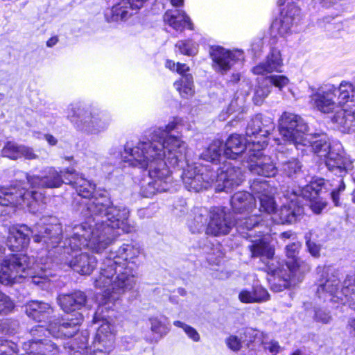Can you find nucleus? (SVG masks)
Here are the masks:
<instances>
[{
  "instance_id": "obj_1",
  "label": "nucleus",
  "mask_w": 355,
  "mask_h": 355,
  "mask_svg": "<svg viewBox=\"0 0 355 355\" xmlns=\"http://www.w3.org/2000/svg\"><path fill=\"white\" fill-rule=\"evenodd\" d=\"M80 196V214L85 220L73 227L66 229L64 241V252L69 254L84 248L101 253L121 234L135 231V227L128 221L129 211L125 207L112 205L110 198L100 193L89 198L96 189L92 182L79 175L66 177Z\"/></svg>"
},
{
  "instance_id": "obj_2",
  "label": "nucleus",
  "mask_w": 355,
  "mask_h": 355,
  "mask_svg": "<svg viewBox=\"0 0 355 355\" xmlns=\"http://www.w3.org/2000/svg\"><path fill=\"white\" fill-rule=\"evenodd\" d=\"M279 131L282 138L295 146L311 147L314 153L324 158L329 171L341 178L352 168L353 161L343 150L340 143L330 144L325 135L307 134L308 126L303 119L293 113L284 112L279 120ZM337 182L338 187L331 193V199L336 206L339 205V193L344 191L345 185L342 178Z\"/></svg>"
},
{
  "instance_id": "obj_3",
  "label": "nucleus",
  "mask_w": 355,
  "mask_h": 355,
  "mask_svg": "<svg viewBox=\"0 0 355 355\" xmlns=\"http://www.w3.org/2000/svg\"><path fill=\"white\" fill-rule=\"evenodd\" d=\"M139 248L123 244L117 252H111L101 264L100 272L95 279V286L102 291L97 297L100 305H107L119 300L125 292L132 290L137 282V270L140 262Z\"/></svg>"
},
{
  "instance_id": "obj_4",
  "label": "nucleus",
  "mask_w": 355,
  "mask_h": 355,
  "mask_svg": "<svg viewBox=\"0 0 355 355\" xmlns=\"http://www.w3.org/2000/svg\"><path fill=\"white\" fill-rule=\"evenodd\" d=\"M66 177L76 176V171L67 168L58 171L54 167H46L43 170V175L39 176L26 173V178L31 191L22 186L21 182H16L8 186L0 185V205L12 206L20 209L28 208L30 212L36 214L42 209L41 202L43 199L42 193L35 189H53L60 187L62 184L68 182Z\"/></svg>"
},
{
  "instance_id": "obj_5",
  "label": "nucleus",
  "mask_w": 355,
  "mask_h": 355,
  "mask_svg": "<svg viewBox=\"0 0 355 355\" xmlns=\"http://www.w3.org/2000/svg\"><path fill=\"white\" fill-rule=\"evenodd\" d=\"M178 128V123L171 121L164 126L155 128L146 140L139 141L135 146L130 144V148L136 150V154L146 155V158L157 162L160 159L167 160L171 167L182 166L185 161L187 146L180 137L171 135L172 131Z\"/></svg>"
},
{
  "instance_id": "obj_6",
  "label": "nucleus",
  "mask_w": 355,
  "mask_h": 355,
  "mask_svg": "<svg viewBox=\"0 0 355 355\" xmlns=\"http://www.w3.org/2000/svg\"><path fill=\"white\" fill-rule=\"evenodd\" d=\"M48 272L25 254H10L0 264V283L11 285L27 279L42 289L50 287Z\"/></svg>"
},
{
  "instance_id": "obj_7",
  "label": "nucleus",
  "mask_w": 355,
  "mask_h": 355,
  "mask_svg": "<svg viewBox=\"0 0 355 355\" xmlns=\"http://www.w3.org/2000/svg\"><path fill=\"white\" fill-rule=\"evenodd\" d=\"M136 154V150L130 148V143H127L122 155L124 162L129 165L148 170L150 181L142 185L141 194L144 197L150 198L157 192L168 191L171 187V176L167 160L160 159V162H154L146 158V155Z\"/></svg>"
},
{
  "instance_id": "obj_8",
  "label": "nucleus",
  "mask_w": 355,
  "mask_h": 355,
  "mask_svg": "<svg viewBox=\"0 0 355 355\" xmlns=\"http://www.w3.org/2000/svg\"><path fill=\"white\" fill-rule=\"evenodd\" d=\"M62 231L59 223H40L33 228L25 225L12 227L9 229L7 245L12 251L23 250L28 247L32 236L35 242H44L47 248H55L60 243Z\"/></svg>"
},
{
  "instance_id": "obj_9",
  "label": "nucleus",
  "mask_w": 355,
  "mask_h": 355,
  "mask_svg": "<svg viewBox=\"0 0 355 355\" xmlns=\"http://www.w3.org/2000/svg\"><path fill=\"white\" fill-rule=\"evenodd\" d=\"M322 271V279L317 289V294L324 301L348 303L355 310V273L347 275L340 288L339 273L331 267L318 268Z\"/></svg>"
},
{
  "instance_id": "obj_10",
  "label": "nucleus",
  "mask_w": 355,
  "mask_h": 355,
  "mask_svg": "<svg viewBox=\"0 0 355 355\" xmlns=\"http://www.w3.org/2000/svg\"><path fill=\"white\" fill-rule=\"evenodd\" d=\"M64 113L77 130L89 135H97L105 131L111 121L110 115L106 112L97 109L85 108L77 103L69 105Z\"/></svg>"
},
{
  "instance_id": "obj_11",
  "label": "nucleus",
  "mask_w": 355,
  "mask_h": 355,
  "mask_svg": "<svg viewBox=\"0 0 355 355\" xmlns=\"http://www.w3.org/2000/svg\"><path fill=\"white\" fill-rule=\"evenodd\" d=\"M101 324L98 328L93 342V349H90L89 355H108L112 350L114 343V334L110 324L103 319ZM80 343L68 342L64 345L69 355H88L87 332L82 333L78 338Z\"/></svg>"
},
{
  "instance_id": "obj_12",
  "label": "nucleus",
  "mask_w": 355,
  "mask_h": 355,
  "mask_svg": "<svg viewBox=\"0 0 355 355\" xmlns=\"http://www.w3.org/2000/svg\"><path fill=\"white\" fill-rule=\"evenodd\" d=\"M300 248V244L298 242L287 245L286 247V254L288 258L286 266L289 273H284L279 268H272L268 266L274 276V281H277V283L274 282L272 285V288L275 291L279 292L288 288L292 280L293 282L300 281L302 276L310 270L309 263L297 258Z\"/></svg>"
},
{
  "instance_id": "obj_13",
  "label": "nucleus",
  "mask_w": 355,
  "mask_h": 355,
  "mask_svg": "<svg viewBox=\"0 0 355 355\" xmlns=\"http://www.w3.org/2000/svg\"><path fill=\"white\" fill-rule=\"evenodd\" d=\"M353 91V85L343 80L338 87L331 84L320 87L311 96V98L318 110L330 113L336 111L343 104L348 103L349 93Z\"/></svg>"
},
{
  "instance_id": "obj_14",
  "label": "nucleus",
  "mask_w": 355,
  "mask_h": 355,
  "mask_svg": "<svg viewBox=\"0 0 355 355\" xmlns=\"http://www.w3.org/2000/svg\"><path fill=\"white\" fill-rule=\"evenodd\" d=\"M185 187L189 191L199 192L207 189L216 179V172L209 166L200 164H188L181 175Z\"/></svg>"
},
{
  "instance_id": "obj_15",
  "label": "nucleus",
  "mask_w": 355,
  "mask_h": 355,
  "mask_svg": "<svg viewBox=\"0 0 355 355\" xmlns=\"http://www.w3.org/2000/svg\"><path fill=\"white\" fill-rule=\"evenodd\" d=\"M83 322V316L78 313L75 318H67L60 320L58 318H51L46 327L37 325L31 330V336H40L48 332L56 338H71L78 331L79 327Z\"/></svg>"
},
{
  "instance_id": "obj_16",
  "label": "nucleus",
  "mask_w": 355,
  "mask_h": 355,
  "mask_svg": "<svg viewBox=\"0 0 355 355\" xmlns=\"http://www.w3.org/2000/svg\"><path fill=\"white\" fill-rule=\"evenodd\" d=\"M268 141L266 139L252 142L253 152L246 160V167L254 175L265 177H273L277 173V168L270 156L263 155L261 150L266 148Z\"/></svg>"
},
{
  "instance_id": "obj_17",
  "label": "nucleus",
  "mask_w": 355,
  "mask_h": 355,
  "mask_svg": "<svg viewBox=\"0 0 355 355\" xmlns=\"http://www.w3.org/2000/svg\"><path fill=\"white\" fill-rule=\"evenodd\" d=\"M286 202L275 212L274 220L281 224H292L300 220L304 214L297 190L287 191L284 194Z\"/></svg>"
},
{
  "instance_id": "obj_18",
  "label": "nucleus",
  "mask_w": 355,
  "mask_h": 355,
  "mask_svg": "<svg viewBox=\"0 0 355 355\" xmlns=\"http://www.w3.org/2000/svg\"><path fill=\"white\" fill-rule=\"evenodd\" d=\"M287 3L281 10L279 18L272 24V28L282 36L288 33L292 27L300 19V9L293 3V0H279V5Z\"/></svg>"
},
{
  "instance_id": "obj_19",
  "label": "nucleus",
  "mask_w": 355,
  "mask_h": 355,
  "mask_svg": "<svg viewBox=\"0 0 355 355\" xmlns=\"http://www.w3.org/2000/svg\"><path fill=\"white\" fill-rule=\"evenodd\" d=\"M209 53L214 69L222 73H226L236 62L243 59L242 51H229L218 46H211Z\"/></svg>"
},
{
  "instance_id": "obj_20",
  "label": "nucleus",
  "mask_w": 355,
  "mask_h": 355,
  "mask_svg": "<svg viewBox=\"0 0 355 355\" xmlns=\"http://www.w3.org/2000/svg\"><path fill=\"white\" fill-rule=\"evenodd\" d=\"M215 181L218 182V190L229 192L242 182V171L232 162L225 161L218 173H216Z\"/></svg>"
},
{
  "instance_id": "obj_21",
  "label": "nucleus",
  "mask_w": 355,
  "mask_h": 355,
  "mask_svg": "<svg viewBox=\"0 0 355 355\" xmlns=\"http://www.w3.org/2000/svg\"><path fill=\"white\" fill-rule=\"evenodd\" d=\"M209 222L207 228V233L216 236L225 235L235 225L230 214L225 211V208L214 207L210 211Z\"/></svg>"
},
{
  "instance_id": "obj_22",
  "label": "nucleus",
  "mask_w": 355,
  "mask_h": 355,
  "mask_svg": "<svg viewBox=\"0 0 355 355\" xmlns=\"http://www.w3.org/2000/svg\"><path fill=\"white\" fill-rule=\"evenodd\" d=\"M250 188L254 199L257 198L259 200V211L275 215L277 211V205L274 199L275 189L266 180H254Z\"/></svg>"
},
{
  "instance_id": "obj_23",
  "label": "nucleus",
  "mask_w": 355,
  "mask_h": 355,
  "mask_svg": "<svg viewBox=\"0 0 355 355\" xmlns=\"http://www.w3.org/2000/svg\"><path fill=\"white\" fill-rule=\"evenodd\" d=\"M325 182L324 179H317L311 181L309 184L299 188L297 189L300 194V198L309 199L310 200L309 207L316 214H319L326 207L327 202L322 198L318 197L324 187Z\"/></svg>"
},
{
  "instance_id": "obj_24",
  "label": "nucleus",
  "mask_w": 355,
  "mask_h": 355,
  "mask_svg": "<svg viewBox=\"0 0 355 355\" xmlns=\"http://www.w3.org/2000/svg\"><path fill=\"white\" fill-rule=\"evenodd\" d=\"M140 8L141 4H137L135 0H120L105 10V17L108 22L126 21Z\"/></svg>"
},
{
  "instance_id": "obj_25",
  "label": "nucleus",
  "mask_w": 355,
  "mask_h": 355,
  "mask_svg": "<svg viewBox=\"0 0 355 355\" xmlns=\"http://www.w3.org/2000/svg\"><path fill=\"white\" fill-rule=\"evenodd\" d=\"M254 140L243 137L240 135H232L227 139L224 145V157L234 159L239 155L248 150V157L253 152L252 142Z\"/></svg>"
},
{
  "instance_id": "obj_26",
  "label": "nucleus",
  "mask_w": 355,
  "mask_h": 355,
  "mask_svg": "<svg viewBox=\"0 0 355 355\" xmlns=\"http://www.w3.org/2000/svg\"><path fill=\"white\" fill-rule=\"evenodd\" d=\"M283 58L280 50L273 48L266 56L264 61L252 68V72L257 75H264L272 72L282 71Z\"/></svg>"
},
{
  "instance_id": "obj_27",
  "label": "nucleus",
  "mask_w": 355,
  "mask_h": 355,
  "mask_svg": "<svg viewBox=\"0 0 355 355\" xmlns=\"http://www.w3.org/2000/svg\"><path fill=\"white\" fill-rule=\"evenodd\" d=\"M266 122L268 124H263L261 114H257L253 117L248 122L246 128L247 139L256 141L266 139L267 141L266 136L273 125L270 118L266 119Z\"/></svg>"
},
{
  "instance_id": "obj_28",
  "label": "nucleus",
  "mask_w": 355,
  "mask_h": 355,
  "mask_svg": "<svg viewBox=\"0 0 355 355\" xmlns=\"http://www.w3.org/2000/svg\"><path fill=\"white\" fill-rule=\"evenodd\" d=\"M182 78L174 83L175 89L178 91L180 96L184 98H189L194 94V85L193 76L190 73H187L189 71V67L182 63H177L175 70Z\"/></svg>"
},
{
  "instance_id": "obj_29",
  "label": "nucleus",
  "mask_w": 355,
  "mask_h": 355,
  "mask_svg": "<svg viewBox=\"0 0 355 355\" xmlns=\"http://www.w3.org/2000/svg\"><path fill=\"white\" fill-rule=\"evenodd\" d=\"M343 104L340 106V110H336V114L332 118L334 123L338 125V128L343 132H349L355 128V109L349 110L352 103Z\"/></svg>"
},
{
  "instance_id": "obj_30",
  "label": "nucleus",
  "mask_w": 355,
  "mask_h": 355,
  "mask_svg": "<svg viewBox=\"0 0 355 355\" xmlns=\"http://www.w3.org/2000/svg\"><path fill=\"white\" fill-rule=\"evenodd\" d=\"M68 265L80 275H90L96 266V259L87 252H82L76 254Z\"/></svg>"
},
{
  "instance_id": "obj_31",
  "label": "nucleus",
  "mask_w": 355,
  "mask_h": 355,
  "mask_svg": "<svg viewBox=\"0 0 355 355\" xmlns=\"http://www.w3.org/2000/svg\"><path fill=\"white\" fill-rule=\"evenodd\" d=\"M164 21L176 31H182L185 27L193 29L190 18L182 10H169L164 15Z\"/></svg>"
},
{
  "instance_id": "obj_32",
  "label": "nucleus",
  "mask_w": 355,
  "mask_h": 355,
  "mask_svg": "<svg viewBox=\"0 0 355 355\" xmlns=\"http://www.w3.org/2000/svg\"><path fill=\"white\" fill-rule=\"evenodd\" d=\"M58 301L64 312L75 311L82 308L86 303L85 294L80 291L71 294L60 295Z\"/></svg>"
},
{
  "instance_id": "obj_33",
  "label": "nucleus",
  "mask_w": 355,
  "mask_h": 355,
  "mask_svg": "<svg viewBox=\"0 0 355 355\" xmlns=\"http://www.w3.org/2000/svg\"><path fill=\"white\" fill-rule=\"evenodd\" d=\"M241 302L245 304L263 303L270 299V294L262 286L257 285L250 289H242L238 296Z\"/></svg>"
},
{
  "instance_id": "obj_34",
  "label": "nucleus",
  "mask_w": 355,
  "mask_h": 355,
  "mask_svg": "<svg viewBox=\"0 0 355 355\" xmlns=\"http://www.w3.org/2000/svg\"><path fill=\"white\" fill-rule=\"evenodd\" d=\"M26 315L34 320L42 322L49 318L53 309L50 304L41 301H31L25 305Z\"/></svg>"
},
{
  "instance_id": "obj_35",
  "label": "nucleus",
  "mask_w": 355,
  "mask_h": 355,
  "mask_svg": "<svg viewBox=\"0 0 355 355\" xmlns=\"http://www.w3.org/2000/svg\"><path fill=\"white\" fill-rule=\"evenodd\" d=\"M257 335V331L252 329H246L243 334H241L240 337L231 335L225 339V343L229 349L234 352L239 351L243 345L249 346L254 340Z\"/></svg>"
},
{
  "instance_id": "obj_36",
  "label": "nucleus",
  "mask_w": 355,
  "mask_h": 355,
  "mask_svg": "<svg viewBox=\"0 0 355 355\" xmlns=\"http://www.w3.org/2000/svg\"><path fill=\"white\" fill-rule=\"evenodd\" d=\"M248 248L251 252L252 257H259L263 261H264V259H267V265L270 261H273L272 258L275 254V250L264 239L252 241V244L250 245Z\"/></svg>"
},
{
  "instance_id": "obj_37",
  "label": "nucleus",
  "mask_w": 355,
  "mask_h": 355,
  "mask_svg": "<svg viewBox=\"0 0 355 355\" xmlns=\"http://www.w3.org/2000/svg\"><path fill=\"white\" fill-rule=\"evenodd\" d=\"M231 205L236 212L247 211L254 205V196L246 191H239L232 197Z\"/></svg>"
},
{
  "instance_id": "obj_38",
  "label": "nucleus",
  "mask_w": 355,
  "mask_h": 355,
  "mask_svg": "<svg viewBox=\"0 0 355 355\" xmlns=\"http://www.w3.org/2000/svg\"><path fill=\"white\" fill-rule=\"evenodd\" d=\"M223 142L219 139L214 140L200 155L201 159L217 164L224 157Z\"/></svg>"
},
{
  "instance_id": "obj_39",
  "label": "nucleus",
  "mask_w": 355,
  "mask_h": 355,
  "mask_svg": "<svg viewBox=\"0 0 355 355\" xmlns=\"http://www.w3.org/2000/svg\"><path fill=\"white\" fill-rule=\"evenodd\" d=\"M277 158L280 162V171L286 176L293 178L300 173L302 165L297 159L291 158L284 160V155L282 152H279Z\"/></svg>"
},
{
  "instance_id": "obj_40",
  "label": "nucleus",
  "mask_w": 355,
  "mask_h": 355,
  "mask_svg": "<svg viewBox=\"0 0 355 355\" xmlns=\"http://www.w3.org/2000/svg\"><path fill=\"white\" fill-rule=\"evenodd\" d=\"M42 335L33 336L35 338L30 341L38 343L37 351L36 352L40 355H58L59 349L55 343L49 340H42V339L37 338V336L40 337Z\"/></svg>"
},
{
  "instance_id": "obj_41",
  "label": "nucleus",
  "mask_w": 355,
  "mask_h": 355,
  "mask_svg": "<svg viewBox=\"0 0 355 355\" xmlns=\"http://www.w3.org/2000/svg\"><path fill=\"white\" fill-rule=\"evenodd\" d=\"M194 217L189 223L193 232H198L202 230L207 221V211L205 208H197L194 210Z\"/></svg>"
},
{
  "instance_id": "obj_42",
  "label": "nucleus",
  "mask_w": 355,
  "mask_h": 355,
  "mask_svg": "<svg viewBox=\"0 0 355 355\" xmlns=\"http://www.w3.org/2000/svg\"><path fill=\"white\" fill-rule=\"evenodd\" d=\"M234 220H236L235 225L239 231L241 230H252L253 228H259L262 225V220L259 216L255 214L244 218H236Z\"/></svg>"
},
{
  "instance_id": "obj_43",
  "label": "nucleus",
  "mask_w": 355,
  "mask_h": 355,
  "mask_svg": "<svg viewBox=\"0 0 355 355\" xmlns=\"http://www.w3.org/2000/svg\"><path fill=\"white\" fill-rule=\"evenodd\" d=\"M21 146V144L14 141H8L1 150V155L3 157L16 161L19 159Z\"/></svg>"
},
{
  "instance_id": "obj_44",
  "label": "nucleus",
  "mask_w": 355,
  "mask_h": 355,
  "mask_svg": "<svg viewBox=\"0 0 355 355\" xmlns=\"http://www.w3.org/2000/svg\"><path fill=\"white\" fill-rule=\"evenodd\" d=\"M198 45L191 40H180L175 44L178 51L187 56H194L198 53Z\"/></svg>"
},
{
  "instance_id": "obj_45",
  "label": "nucleus",
  "mask_w": 355,
  "mask_h": 355,
  "mask_svg": "<svg viewBox=\"0 0 355 355\" xmlns=\"http://www.w3.org/2000/svg\"><path fill=\"white\" fill-rule=\"evenodd\" d=\"M272 87L268 83H262L259 84L254 91V95L253 96V101L256 105H261L264 99L271 92Z\"/></svg>"
},
{
  "instance_id": "obj_46",
  "label": "nucleus",
  "mask_w": 355,
  "mask_h": 355,
  "mask_svg": "<svg viewBox=\"0 0 355 355\" xmlns=\"http://www.w3.org/2000/svg\"><path fill=\"white\" fill-rule=\"evenodd\" d=\"M173 324L178 327L182 328L188 337L194 342H198L200 340V334L193 327L179 320L175 321Z\"/></svg>"
},
{
  "instance_id": "obj_47",
  "label": "nucleus",
  "mask_w": 355,
  "mask_h": 355,
  "mask_svg": "<svg viewBox=\"0 0 355 355\" xmlns=\"http://www.w3.org/2000/svg\"><path fill=\"white\" fill-rule=\"evenodd\" d=\"M266 81L270 84L269 85H273L277 87L279 90H282L289 83V79L283 75L270 76L266 78Z\"/></svg>"
},
{
  "instance_id": "obj_48",
  "label": "nucleus",
  "mask_w": 355,
  "mask_h": 355,
  "mask_svg": "<svg viewBox=\"0 0 355 355\" xmlns=\"http://www.w3.org/2000/svg\"><path fill=\"white\" fill-rule=\"evenodd\" d=\"M149 322L150 324V329L153 333L160 336L166 333V327L161 318L151 317L149 318Z\"/></svg>"
},
{
  "instance_id": "obj_49",
  "label": "nucleus",
  "mask_w": 355,
  "mask_h": 355,
  "mask_svg": "<svg viewBox=\"0 0 355 355\" xmlns=\"http://www.w3.org/2000/svg\"><path fill=\"white\" fill-rule=\"evenodd\" d=\"M14 303L11 299L0 291V313L8 314L14 309Z\"/></svg>"
},
{
  "instance_id": "obj_50",
  "label": "nucleus",
  "mask_w": 355,
  "mask_h": 355,
  "mask_svg": "<svg viewBox=\"0 0 355 355\" xmlns=\"http://www.w3.org/2000/svg\"><path fill=\"white\" fill-rule=\"evenodd\" d=\"M17 352V345L8 340H0V355H14Z\"/></svg>"
},
{
  "instance_id": "obj_51",
  "label": "nucleus",
  "mask_w": 355,
  "mask_h": 355,
  "mask_svg": "<svg viewBox=\"0 0 355 355\" xmlns=\"http://www.w3.org/2000/svg\"><path fill=\"white\" fill-rule=\"evenodd\" d=\"M20 158H24L26 160H35L38 159V155L32 147L21 144L19 153Z\"/></svg>"
},
{
  "instance_id": "obj_52",
  "label": "nucleus",
  "mask_w": 355,
  "mask_h": 355,
  "mask_svg": "<svg viewBox=\"0 0 355 355\" xmlns=\"http://www.w3.org/2000/svg\"><path fill=\"white\" fill-rule=\"evenodd\" d=\"M315 319L316 321L327 324L331 320V316L329 312L322 309L315 311Z\"/></svg>"
},
{
  "instance_id": "obj_53",
  "label": "nucleus",
  "mask_w": 355,
  "mask_h": 355,
  "mask_svg": "<svg viewBox=\"0 0 355 355\" xmlns=\"http://www.w3.org/2000/svg\"><path fill=\"white\" fill-rule=\"evenodd\" d=\"M264 349L269 351L272 355L276 354L279 352V346L275 341H270L263 344Z\"/></svg>"
},
{
  "instance_id": "obj_54",
  "label": "nucleus",
  "mask_w": 355,
  "mask_h": 355,
  "mask_svg": "<svg viewBox=\"0 0 355 355\" xmlns=\"http://www.w3.org/2000/svg\"><path fill=\"white\" fill-rule=\"evenodd\" d=\"M38 343L37 342H29V344H24V348L28 351V355H40L37 351Z\"/></svg>"
},
{
  "instance_id": "obj_55",
  "label": "nucleus",
  "mask_w": 355,
  "mask_h": 355,
  "mask_svg": "<svg viewBox=\"0 0 355 355\" xmlns=\"http://www.w3.org/2000/svg\"><path fill=\"white\" fill-rule=\"evenodd\" d=\"M306 245L309 250V252L313 257H318L320 253V247L316 245L315 243L311 241L310 240L306 241Z\"/></svg>"
},
{
  "instance_id": "obj_56",
  "label": "nucleus",
  "mask_w": 355,
  "mask_h": 355,
  "mask_svg": "<svg viewBox=\"0 0 355 355\" xmlns=\"http://www.w3.org/2000/svg\"><path fill=\"white\" fill-rule=\"evenodd\" d=\"M343 25L340 22L330 23L328 21L327 25L325 26L327 31L334 33L336 31H339L342 29Z\"/></svg>"
},
{
  "instance_id": "obj_57",
  "label": "nucleus",
  "mask_w": 355,
  "mask_h": 355,
  "mask_svg": "<svg viewBox=\"0 0 355 355\" xmlns=\"http://www.w3.org/2000/svg\"><path fill=\"white\" fill-rule=\"evenodd\" d=\"M44 137L47 142L51 146H55L58 142L57 139L51 135L47 134Z\"/></svg>"
},
{
  "instance_id": "obj_58",
  "label": "nucleus",
  "mask_w": 355,
  "mask_h": 355,
  "mask_svg": "<svg viewBox=\"0 0 355 355\" xmlns=\"http://www.w3.org/2000/svg\"><path fill=\"white\" fill-rule=\"evenodd\" d=\"M58 42V38L57 36L51 37L50 39H49L46 42V46L48 47H53Z\"/></svg>"
},
{
  "instance_id": "obj_59",
  "label": "nucleus",
  "mask_w": 355,
  "mask_h": 355,
  "mask_svg": "<svg viewBox=\"0 0 355 355\" xmlns=\"http://www.w3.org/2000/svg\"><path fill=\"white\" fill-rule=\"evenodd\" d=\"M166 67L168 68L170 70L175 71L176 70L177 64L172 60H168L166 62Z\"/></svg>"
},
{
  "instance_id": "obj_60",
  "label": "nucleus",
  "mask_w": 355,
  "mask_h": 355,
  "mask_svg": "<svg viewBox=\"0 0 355 355\" xmlns=\"http://www.w3.org/2000/svg\"><path fill=\"white\" fill-rule=\"evenodd\" d=\"M354 91L349 93V103L355 105V86L353 85Z\"/></svg>"
},
{
  "instance_id": "obj_61",
  "label": "nucleus",
  "mask_w": 355,
  "mask_h": 355,
  "mask_svg": "<svg viewBox=\"0 0 355 355\" xmlns=\"http://www.w3.org/2000/svg\"><path fill=\"white\" fill-rule=\"evenodd\" d=\"M171 3L175 7H180L184 5V0H171Z\"/></svg>"
},
{
  "instance_id": "obj_62",
  "label": "nucleus",
  "mask_w": 355,
  "mask_h": 355,
  "mask_svg": "<svg viewBox=\"0 0 355 355\" xmlns=\"http://www.w3.org/2000/svg\"><path fill=\"white\" fill-rule=\"evenodd\" d=\"M349 326L350 327L351 332L353 333L355 336V317L350 320Z\"/></svg>"
},
{
  "instance_id": "obj_63",
  "label": "nucleus",
  "mask_w": 355,
  "mask_h": 355,
  "mask_svg": "<svg viewBox=\"0 0 355 355\" xmlns=\"http://www.w3.org/2000/svg\"><path fill=\"white\" fill-rule=\"evenodd\" d=\"M337 0H323V3L324 6H329L331 4H333Z\"/></svg>"
},
{
  "instance_id": "obj_64",
  "label": "nucleus",
  "mask_w": 355,
  "mask_h": 355,
  "mask_svg": "<svg viewBox=\"0 0 355 355\" xmlns=\"http://www.w3.org/2000/svg\"><path fill=\"white\" fill-rule=\"evenodd\" d=\"M291 235V232H285L281 234V236H282V238L288 239V238H290Z\"/></svg>"
}]
</instances>
